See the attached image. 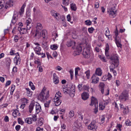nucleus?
Masks as SVG:
<instances>
[{
    "mask_svg": "<svg viewBox=\"0 0 131 131\" xmlns=\"http://www.w3.org/2000/svg\"><path fill=\"white\" fill-rule=\"evenodd\" d=\"M26 89L27 91V96L29 97L31 96L32 94V92L30 91V90L28 88H26Z\"/></svg>",
    "mask_w": 131,
    "mask_h": 131,
    "instance_id": "obj_30",
    "label": "nucleus"
},
{
    "mask_svg": "<svg viewBox=\"0 0 131 131\" xmlns=\"http://www.w3.org/2000/svg\"><path fill=\"white\" fill-rule=\"evenodd\" d=\"M106 76L104 75L103 76V77L102 78V81H106L107 79Z\"/></svg>",
    "mask_w": 131,
    "mask_h": 131,
    "instance_id": "obj_60",
    "label": "nucleus"
},
{
    "mask_svg": "<svg viewBox=\"0 0 131 131\" xmlns=\"http://www.w3.org/2000/svg\"><path fill=\"white\" fill-rule=\"evenodd\" d=\"M41 36L43 38L46 39L47 38V32L45 30L42 31L41 33Z\"/></svg>",
    "mask_w": 131,
    "mask_h": 131,
    "instance_id": "obj_23",
    "label": "nucleus"
},
{
    "mask_svg": "<svg viewBox=\"0 0 131 131\" xmlns=\"http://www.w3.org/2000/svg\"><path fill=\"white\" fill-rule=\"evenodd\" d=\"M102 72L101 69L100 68H97L95 71V74L96 75H97L99 76H101L102 74Z\"/></svg>",
    "mask_w": 131,
    "mask_h": 131,
    "instance_id": "obj_26",
    "label": "nucleus"
},
{
    "mask_svg": "<svg viewBox=\"0 0 131 131\" xmlns=\"http://www.w3.org/2000/svg\"><path fill=\"white\" fill-rule=\"evenodd\" d=\"M88 30L89 32L91 33L93 32L94 30V29L92 27H91V28H89Z\"/></svg>",
    "mask_w": 131,
    "mask_h": 131,
    "instance_id": "obj_52",
    "label": "nucleus"
},
{
    "mask_svg": "<svg viewBox=\"0 0 131 131\" xmlns=\"http://www.w3.org/2000/svg\"><path fill=\"white\" fill-rule=\"evenodd\" d=\"M127 126H131V122L129 120H127L125 122Z\"/></svg>",
    "mask_w": 131,
    "mask_h": 131,
    "instance_id": "obj_49",
    "label": "nucleus"
},
{
    "mask_svg": "<svg viewBox=\"0 0 131 131\" xmlns=\"http://www.w3.org/2000/svg\"><path fill=\"white\" fill-rule=\"evenodd\" d=\"M50 102V100H49L48 101H47L46 103L45 104V106L46 107H48Z\"/></svg>",
    "mask_w": 131,
    "mask_h": 131,
    "instance_id": "obj_48",
    "label": "nucleus"
},
{
    "mask_svg": "<svg viewBox=\"0 0 131 131\" xmlns=\"http://www.w3.org/2000/svg\"><path fill=\"white\" fill-rule=\"evenodd\" d=\"M72 38L73 39H76L77 38V35L75 33H72Z\"/></svg>",
    "mask_w": 131,
    "mask_h": 131,
    "instance_id": "obj_57",
    "label": "nucleus"
},
{
    "mask_svg": "<svg viewBox=\"0 0 131 131\" xmlns=\"http://www.w3.org/2000/svg\"><path fill=\"white\" fill-rule=\"evenodd\" d=\"M109 33L110 31L108 29H107L106 31V32L105 33V35L106 37H108V36H110V35H109Z\"/></svg>",
    "mask_w": 131,
    "mask_h": 131,
    "instance_id": "obj_53",
    "label": "nucleus"
},
{
    "mask_svg": "<svg viewBox=\"0 0 131 131\" xmlns=\"http://www.w3.org/2000/svg\"><path fill=\"white\" fill-rule=\"evenodd\" d=\"M46 90V89L43 88L38 96L37 99L41 101H44L46 100L49 97V93L48 91L47 92L45 95V92Z\"/></svg>",
    "mask_w": 131,
    "mask_h": 131,
    "instance_id": "obj_1",
    "label": "nucleus"
},
{
    "mask_svg": "<svg viewBox=\"0 0 131 131\" xmlns=\"http://www.w3.org/2000/svg\"><path fill=\"white\" fill-rule=\"evenodd\" d=\"M34 43L36 46H34V50L36 52V53L39 55H40V54H41L40 52L41 50V48L39 46L40 45L38 43Z\"/></svg>",
    "mask_w": 131,
    "mask_h": 131,
    "instance_id": "obj_8",
    "label": "nucleus"
},
{
    "mask_svg": "<svg viewBox=\"0 0 131 131\" xmlns=\"http://www.w3.org/2000/svg\"><path fill=\"white\" fill-rule=\"evenodd\" d=\"M39 68L38 69V71L39 72H42L43 71V69L42 67L40 66H39L38 68Z\"/></svg>",
    "mask_w": 131,
    "mask_h": 131,
    "instance_id": "obj_55",
    "label": "nucleus"
},
{
    "mask_svg": "<svg viewBox=\"0 0 131 131\" xmlns=\"http://www.w3.org/2000/svg\"><path fill=\"white\" fill-rule=\"evenodd\" d=\"M109 50V45L108 44L106 45V46L105 49V54L106 56H109L108 51Z\"/></svg>",
    "mask_w": 131,
    "mask_h": 131,
    "instance_id": "obj_28",
    "label": "nucleus"
},
{
    "mask_svg": "<svg viewBox=\"0 0 131 131\" xmlns=\"http://www.w3.org/2000/svg\"><path fill=\"white\" fill-rule=\"evenodd\" d=\"M85 24L87 25H90L91 24V21L89 20H86L85 22Z\"/></svg>",
    "mask_w": 131,
    "mask_h": 131,
    "instance_id": "obj_45",
    "label": "nucleus"
},
{
    "mask_svg": "<svg viewBox=\"0 0 131 131\" xmlns=\"http://www.w3.org/2000/svg\"><path fill=\"white\" fill-rule=\"evenodd\" d=\"M14 2V0H9L6 4L5 8H8L12 7L13 6V4Z\"/></svg>",
    "mask_w": 131,
    "mask_h": 131,
    "instance_id": "obj_11",
    "label": "nucleus"
},
{
    "mask_svg": "<svg viewBox=\"0 0 131 131\" xmlns=\"http://www.w3.org/2000/svg\"><path fill=\"white\" fill-rule=\"evenodd\" d=\"M98 103L97 100L96 98L93 96L91 97V103L90 104L91 106H93L94 105L95 106L94 112L96 114L98 112Z\"/></svg>",
    "mask_w": 131,
    "mask_h": 131,
    "instance_id": "obj_2",
    "label": "nucleus"
},
{
    "mask_svg": "<svg viewBox=\"0 0 131 131\" xmlns=\"http://www.w3.org/2000/svg\"><path fill=\"white\" fill-rule=\"evenodd\" d=\"M82 98L84 100H85L89 98V94L88 93L84 92L81 95Z\"/></svg>",
    "mask_w": 131,
    "mask_h": 131,
    "instance_id": "obj_18",
    "label": "nucleus"
},
{
    "mask_svg": "<svg viewBox=\"0 0 131 131\" xmlns=\"http://www.w3.org/2000/svg\"><path fill=\"white\" fill-rule=\"evenodd\" d=\"M56 98V97L54 98V102H55V105L57 106L60 104L61 102V101L58 98L57 99Z\"/></svg>",
    "mask_w": 131,
    "mask_h": 131,
    "instance_id": "obj_20",
    "label": "nucleus"
},
{
    "mask_svg": "<svg viewBox=\"0 0 131 131\" xmlns=\"http://www.w3.org/2000/svg\"><path fill=\"white\" fill-rule=\"evenodd\" d=\"M53 82L55 84H58L59 83V78H56L55 79H53Z\"/></svg>",
    "mask_w": 131,
    "mask_h": 131,
    "instance_id": "obj_46",
    "label": "nucleus"
},
{
    "mask_svg": "<svg viewBox=\"0 0 131 131\" xmlns=\"http://www.w3.org/2000/svg\"><path fill=\"white\" fill-rule=\"evenodd\" d=\"M111 61L112 63L119 64V60L118 57L116 54L112 55L110 57Z\"/></svg>",
    "mask_w": 131,
    "mask_h": 131,
    "instance_id": "obj_5",
    "label": "nucleus"
},
{
    "mask_svg": "<svg viewBox=\"0 0 131 131\" xmlns=\"http://www.w3.org/2000/svg\"><path fill=\"white\" fill-rule=\"evenodd\" d=\"M35 27L36 28V30H38L39 31L41 30L42 28V25L40 23H37Z\"/></svg>",
    "mask_w": 131,
    "mask_h": 131,
    "instance_id": "obj_25",
    "label": "nucleus"
},
{
    "mask_svg": "<svg viewBox=\"0 0 131 131\" xmlns=\"http://www.w3.org/2000/svg\"><path fill=\"white\" fill-rule=\"evenodd\" d=\"M66 126L64 124H62L61 125V128L63 129H65L66 128Z\"/></svg>",
    "mask_w": 131,
    "mask_h": 131,
    "instance_id": "obj_64",
    "label": "nucleus"
},
{
    "mask_svg": "<svg viewBox=\"0 0 131 131\" xmlns=\"http://www.w3.org/2000/svg\"><path fill=\"white\" fill-rule=\"evenodd\" d=\"M115 40L116 44L118 47L121 48L122 45L121 43V40L119 37H115Z\"/></svg>",
    "mask_w": 131,
    "mask_h": 131,
    "instance_id": "obj_10",
    "label": "nucleus"
},
{
    "mask_svg": "<svg viewBox=\"0 0 131 131\" xmlns=\"http://www.w3.org/2000/svg\"><path fill=\"white\" fill-rule=\"evenodd\" d=\"M33 59V53H31V54L29 58V60H28L27 63L30 64V66L29 67V70L31 69L33 65V61L32 59Z\"/></svg>",
    "mask_w": 131,
    "mask_h": 131,
    "instance_id": "obj_12",
    "label": "nucleus"
},
{
    "mask_svg": "<svg viewBox=\"0 0 131 131\" xmlns=\"http://www.w3.org/2000/svg\"><path fill=\"white\" fill-rule=\"evenodd\" d=\"M116 83L117 86H119L120 85V82L118 80H116Z\"/></svg>",
    "mask_w": 131,
    "mask_h": 131,
    "instance_id": "obj_59",
    "label": "nucleus"
},
{
    "mask_svg": "<svg viewBox=\"0 0 131 131\" xmlns=\"http://www.w3.org/2000/svg\"><path fill=\"white\" fill-rule=\"evenodd\" d=\"M91 78L92 83H94V84H96L99 82V78L96 75V74H93Z\"/></svg>",
    "mask_w": 131,
    "mask_h": 131,
    "instance_id": "obj_13",
    "label": "nucleus"
},
{
    "mask_svg": "<svg viewBox=\"0 0 131 131\" xmlns=\"http://www.w3.org/2000/svg\"><path fill=\"white\" fill-rule=\"evenodd\" d=\"M33 110V103L32 101L31 102L30 105L29 106V112L30 113H31Z\"/></svg>",
    "mask_w": 131,
    "mask_h": 131,
    "instance_id": "obj_33",
    "label": "nucleus"
},
{
    "mask_svg": "<svg viewBox=\"0 0 131 131\" xmlns=\"http://www.w3.org/2000/svg\"><path fill=\"white\" fill-rule=\"evenodd\" d=\"M32 116V118H27L25 120L26 122L29 124H32L33 120V116Z\"/></svg>",
    "mask_w": 131,
    "mask_h": 131,
    "instance_id": "obj_24",
    "label": "nucleus"
},
{
    "mask_svg": "<svg viewBox=\"0 0 131 131\" xmlns=\"http://www.w3.org/2000/svg\"><path fill=\"white\" fill-rule=\"evenodd\" d=\"M35 63L37 65V68H38L39 67L41 64V62L39 59H37L34 61Z\"/></svg>",
    "mask_w": 131,
    "mask_h": 131,
    "instance_id": "obj_31",
    "label": "nucleus"
},
{
    "mask_svg": "<svg viewBox=\"0 0 131 131\" xmlns=\"http://www.w3.org/2000/svg\"><path fill=\"white\" fill-rule=\"evenodd\" d=\"M11 60L10 59H8L6 61V66L7 67L9 68L11 64Z\"/></svg>",
    "mask_w": 131,
    "mask_h": 131,
    "instance_id": "obj_36",
    "label": "nucleus"
},
{
    "mask_svg": "<svg viewBox=\"0 0 131 131\" xmlns=\"http://www.w3.org/2000/svg\"><path fill=\"white\" fill-rule=\"evenodd\" d=\"M11 83V81L10 80L7 81L6 83L5 84V86H8Z\"/></svg>",
    "mask_w": 131,
    "mask_h": 131,
    "instance_id": "obj_63",
    "label": "nucleus"
},
{
    "mask_svg": "<svg viewBox=\"0 0 131 131\" xmlns=\"http://www.w3.org/2000/svg\"><path fill=\"white\" fill-rule=\"evenodd\" d=\"M128 98L127 94L126 91H124L122 93L121 95L119 97V99L120 100L123 101H125Z\"/></svg>",
    "mask_w": 131,
    "mask_h": 131,
    "instance_id": "obj_6",
    "label": "nucleus"
},
{
    "mask_svg": "<svg viewBox=\"0 0 131 131\" xmlns=\"http://www.w3.org/2000/svg\"><path fill=\"white\" fill-rule=\"evenodd\" d=\"M69 0H63V4L66 5H67L69 4Z\"/></svg>",
    "mask_w": 131,
    "mask_h": 131,
    "instance_id": "obj_44",
    "label": "nucleus"
},
{
    "mask_svg": "<svg viewBox=\"0 0 131 131\" xmlns=\"http://www.w3.org/2000/svg\"><path fill=\"white\" fill-rule=\"evenodd\" d=\"M15 54H16V55L14 58V62L16 65H18L20 63V56L18 52Z\"/></svg>",
    "mask_w": 131,
    "mask_h": 131,
    "instance_id": "obj_9",
    "label": "nucleus"
},
{
    "mask_svg": "<svg viewBox=\"0 0 131 131\" xmlns=\"http://www.w3.org/2000/svg\"><path fill=\"white\" fill-rule=\"evenodd\" d=\"M75 44V42L71 40H69L67 41L66 45L68 47H69L71 46H74Z\"/></svg>",
    "mask_w": 131,
    "mask_h": 131,
    "instance_id": "obj_21",
    "label": "nucleus"
},
{
    "mask_svg": "<svg viewBox=\"0 0 131 131\" xmlns=\"http://www.w3.org/2000/svg\"><path fill=\"white\" fill-rule=\"evenodd\" d=\"M111 73H112L115 76L116 75V72L115 70H114L115 68H110Z\"/></svg>",
    "mask_w": 131,
    "mask_h": 131,
    "instance_id": "obj_34",
    "label": "nucleus"
},
{
    "mask_svg": "<svg viewBox=\"0 0 131 131\" xmlns=\"http://www.w3.org/2000/svg\"><path fill=\"white\" fill-rule=\"evenodd\" d=\"M90 49L89 47L84 48L83 52H82V54L85 58H88L90 57Z\"/></svg>",
    "mask_w": 131,
    "mask_h": 131,
    "instance_id": "obj_3",
    "label": "nucleus"
},
{
    "mask_svg": "<svg viewBox=\"0 0 131 131\" xmlns=\"http://www.w3.org/2000/svg\"><path fill=\"white\" fill-rule=\"evenodd\" d=\"M61 93L59 92H58L55 95V97H56V99H58V98H59L61 97Z\"/></svg>",
    "mask_w": 131,
    "mask_h": 131,
    "instance_id": "obj_35",
    "label": "nucleus"
},
{
    "mask_svg": "<svg viewBox=\"0 0 131 131\" xmlns=\"http://www.w3.org/2000/svg\"><path fill=\"white\" fill-rule=\"evenodd\" d=\"M18 123L21 125L23 124L24 123V122L20 118H18Z\"/></svg>",
    "mask_w": 131,
    "mask_h": 131,
    "instance_id": "obj_43",
    "label": "nucleus"
},
{
    "mask_svg": "<svg viewBox=\"0 0 131 131\" xmlns=\"http://www.w3.org/2000/svg\"><path fill=\"white\" fill-rule=\"evenodd\" d=\"M80 70V69L79 67H77L75 68V77H77V75L78 74V70Z\"/></svg>",
    "mask_w": 131,
    "mask_h": 131,
    "instance_id": "obj_37",
    "label": "nucleus"
},
{
    "mask_svg": "<svg viewBox=\"0 0 131 131\" xmlns=\"http://www.w3.org/2000/svg\"><path fill=\"white\" fill-rule=\"evenodd\" d=\"M50 48L52 50H55L57 49L58 47L57 45H54L51 46Z\"/></svg>",
    "mask_w": 131,
    "mask_h": 131,
    "instance_id": "obj_40",
    "label": "nucleus"
},
{
    "mask_svg": "<svg viewBox=\"0 0 131 131\" xmlns=\"http://www.w3.org/2000/svg\"><path fill=\"white\" fill-rule=\"evenodd\" d=\"M69 114L70 117H73L74 115V112L72 110L69 113Z\"/></svg>",
    "mask_w": 131,
    "mask_h": 131,
    "instance_id": "obj_51",
    "label": "nucleus"
},
{
    "mask_svg": "<svg viewBox=\"0 0 131 131\" xmlns=\"http://www.w3.org/2000/svg\"><path fill=\"white\" fill-rule=\"evenodd\" d=\"M35 110L36 113L37 114L38 113L41 111V108L39 104L37 102L33 103V109Z\"/></svg>",
    "mask_w": 131,
    "mask_h": 131,
    "instance_id": "obj_4",
    "label": "nucleus"
},
{
    "mask_svg": "<svg viewBox=\"0 0 131 131\" xmlns=\"http://www.w3.org/2000/svg\"><path fill=\"white\" fill-rule=\"evenodd\" d=\"M124 109L125 110H125L123 111V113L124 114H127L129 112V110L127 107H125Z\"/></svg>",
    "mask_w": 131,
    "mask_h": 131,
    "instance_id": "obj_50",
    "label": "nucleus"
},
{
    "mask_svg": "<svg viewBox=\"0 0 131 131\" xmlns=\"http://www.w3.org/2000/svg\"><path fill=\"white\" fill-rule=\"evenodd\" d=\"M85 74H86L87 78L89 79L90 75V71L89 70H88L85 72Z\"/></svg>",
    "mask_w": 131,
    "mask_h": 131,
    "instance_id": "obj_42",
    "label": "nucleus"
},
{
    "mask_svg": "<svg viewBox=\"0 0 131 131\" xmlns=\"http://www.w3.org/2000/svg\"><path fill=\"white\" fill-rule=\"evenodd\" d=\"M119 64L114 63H112L111 66H110V68H115L118 67Z\"/></svg>",
    "mask_w": 131,
    "mask_h": 131,
    "instance_id": "obj_29",
    "label": "nucleus"
},
{
    "mask_svg": "<svg viewBox=\"0 0 131 131\" xmlns=\"http://www.w3.org/2000/svg\"><path fill=\"white\" fill-rule=\"evenodd\" d=\"M111 73L108 72L107 75L106 76L107 79L109 80H111L112 77V76L111 74Z\"/></svg>",
    "mask_w": 131,
    "mask_h": 131,
    "instance_id": "obj_39",
    "label": "nucleus"
},
{
    "mask_svg": "<svg viewBox=\"0 0 131 131\" xmlns=\"http://www.w3.org/2000/svg\"><path fill=\"white\" fill-rule=\"evenodd\" d=\"M47 42H45L43 43H42V47L44 48H46L48 46V45L47 44Z\"/></svg>",
    "mask_w": 131,
    "mask_h": 131,
    "instance_id": "obj_47",
    "label": "nucleus"
},
{
    "mask_svg": "<svg viewBox=\"0 0 131 131\" xmlns=\"http://www.w3.org/2000/svg\"><path fill=\"white\" fill-rule=\"evenodd\" d=\"M99 105L100 109L101 110H103L105 107V106L100 104H99Z\"/></svg>",
    "mask_w": 131,
    "mask_h": 131,
    "instance_id": "obj_56",
    "label": "nucleus"
},
{
    "mask_svg": "<svg viewBox=\"0 0 131 131\" xmlns=\"http://www.w3.org/2000/svg\"><path fill=\"white\" fill-rule=\"evenodd\" d=\"M51 13L52 15L54 16L56 19H59L60 17L59 13H58L56 11L53 10H52L51 11Z\"/></svg>",
    "mask_w": 131,
    "mask_h": 131,
    "instance_id": "obj_16",
    "label": "nucleus"
},
{
    "mask_svg": "<svg viewBox=\"0 0 131 131\" xmlns=\"http://www.w3.org/2000/svg\"><path fill=\"white\" fill-rule=\"evenodd\" d=\"M83 88L84 90H86L87 91H89V86L84 85L83 87Z\"/></svg>",
    "mask_w": 131,
    "mask_h": 131,
    "instance_id": "obj_41",
    "label": "nucleus"
},
{
    "mask_svg": "<svg viewBox=\"0 0 131 131\" xmlns=\"http://www.w3.org/2000/svg\"><path fill=\"white\" fill-rule=\"evenodd\" d=\"M18 110H14V111L13 113V115L14 117H17V113H18Z\"/></svg>",
    "mask_w": 131,
    "mask_h": 131,
    "instance_id": "obj_38",
    "label": "nucleus"
},
{
    "mask_svg": "<svg viewBox=\"0 0 131 131\" xmlns=\"http://www.w3.org/2000/svg\"><path fill=\"white\" fill-rule=\"evenodd\" d=\"M81 45H78L75 49V51L77 55H79L82 50V48L81 46Z\"/></svg>",
    "mask_w": 131,
    "mask_h": 131,
    "instance_id": "obj_14",
    "label": "nucleus"
},
{
    "mask_svg": "<svg viewBox=\"0 0 131 131\" xmlns=\"http://www.w3.org/2000/svg\"><path fill=\"white\" fill-rule=\"evenodd\" d=\"M41 119H43V118H40V119L39 120V124H38L39 126H41L43 124L42 122L41 121Z\"/></svg>",
    "mask_w": 131,
    "mask_h": 131,
    "instance_id": "obj_61",
    "label": "nucleus"
},
{
    "mask_svg": "<svg viewBox=\"0 0 131 131\" xmlns=\"http://www.w3.org/2000/svg\"><path fill=\"white\" fill-rule=\"evenodd\" d=\"M99 85L101 88V93L103 94L104 93V87L105 84L103 83H100Z\"/></svg>",
    "mask_w": 131,
    "mask_h": 131,
    "instance_id": "obj_27",
    "label": "nucleus"
},
{
    "mask_svg": "<svg viewBox=\"0 0 131 131\" xmlns=\"http://www.w3.org/2000/svg\"><path fill=\"white\" fill-rule=\"evenodd\" d=\"M17 15L16 14H14L12 17V19L11 20V23L14 24L17 21Z\"/></svg>",
    "mask_w": 131,
    "mask_h": 131,
    "instance_id": "obj_22",
    "label": "nucleus"
},
{
    "mask_svg": "<svg viewBox=\"0 0 131 131\" xmlns=\"http://www.w3.org/2000/svg\"><path fill=\"white\" fill-rule=\"evenodd\" d=\"M116 10H113L112 9H108L107 10V13L110 15L113 16L116 14Z\"/></svg>",
    "mask_w": 131,
    "mask_h": 131,
    "instance_id": "obj_17",
    "label": "nucleus"
},
{
    "mask_svg": "<svg viewBox=\"0 0 131 131\" xmlns=\"http://www.w3.org/2000/svg\"><path fill=\"white\" fill-rule=\"evenodd\" d=\"M96 122L94 121L92 122L90 125L88 126V128L91 130L93 129L96 130L97 128V126L95 125Z\"/></svg>",
    "mask_w": 131,
    "mask_h": 131,
    "instance_id": "obj_7",
    "label": "nucleus"
},
{
    "mask_svg": "<svg viewBox=\"0 0 131 131\" xmlns=\"http://www.w3.org/2000/svg\"><path fill=\"white\" fill-rule=\"evenodd\" d=\"M69 93L68 94L72 96H74L75 93V86H73V87H72L70 88H69Z\"/></svg>",
    "mask_w": 131,
    "mask_h": 131,
    "instance_id": "obj_15",
    "label": "nucleus"
},
{
    "mask_svg": "<svg viewBox=\"0 0 131 131\" xmlns=\"http://www.w3.org/2000/svg\"><path fill=\"white\" fill-rule=\"evenodd\" d=\"M31 19H29L28 20H26V25H30L31 24Z\"/></svg>",
    "mask_w": 131,
    "mask_h": 131,
    "instance_id": "obj_58",
    "label": "nucleus"
},
{
    "mask_svg": "<svg viewBox=\"0 0 131 131\" xmlns=\"http://www.w3.org/2000/svg\"><path fill=\"white\" fill-rule=\"evenodd\" d=\"M71 8H76L75 4L74 3H72L70 4Z\"/></svg>",
    "mask_w": 131,
    "mask_h": 131,
    "instance_id": "obj_54",
    "label": "nucleus"
},
{
    "mask_svg": "<svg viewBox=\"0 0 131 131\" xmlns=\"http://www.w3.org/2000/svg\"><path fill=\"white\" fill-rule=\"evenodd\" d=\"M41 33L38 30H36L34 37L36 39H39L41 36Z\"/></svg>",
    "mask_w": 131,
    "mask_h": 131,
    "instance_id": "obj_19",
    "label": "nucleus"
},
{
    "mask_svg": "<svg viewBox=\"0 0 131 131\" xmlns=\"http://www.w3.org/2000/svg\"><path fill=\"white\" fill-rule=\"evenodd\" d=\"M4 5L2 1H0V8H3L4 7Z\"/></svg>",
    "mask_w": 131,
    "mask_h": 131,
    "instance_id": "obj_62",
    "label": "nucleus"
},
{
    "mask_svg": "<svg viewBox=\"0 0 131 131\" xmlns=\"http://www.w3.org/2000/svg\"><path fill=\"white\" fill-rule=\"evenodd\" d=\"M69 88H63V91L64 93L65 94H68V93H69Z\"/></svg>",
    "mask_w": 131,
    "mask_h": 131,
    "instance_id": "obj_32",
    "label": "nucleus"
}]
</instances>
